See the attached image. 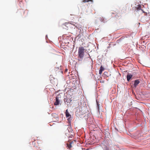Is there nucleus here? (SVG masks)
I'll use <instances>...</instances> for the list:
<instances>
[{
    "mask_svg": "<svg viewBox=\"0 0 150 150\" xmlns=\"http://www.w3.org/2000/svg\"><path fill=\"white\" fill-rule=\"evenodd\" d=\"M85 49L83 47H80L78 50V60L79 61H81L83 60L84 55Z\"/></svg>",
    "mask_w": 150,
    "mask_h": 150,
    "instance_id": "obj_1",
    "label": "nucleus"
},
{
    "mask_svg": "<svg viewBox=\"0 0 150 150\" xmlns=\"http://www.w3.org/2000/svg\"><path fill=\"white\" fill-rule=\"evenodd\" d=\"M101 146L104 150H109V146L108 144H105V142H103L101 144Z\"/></svg>",
    "mask_w": 150,
    "mask_h": 150,
    "instance_id": "obj_2",
    "label": "nucleus"
},
{
    "mask_svg": "<svg viewBox=\"0 0 150 150\" xmlns=\"http://www.w3.org/2000/svg\"><path fill=\"white\" fill-rule=\"evenodd\" d=\"M59 96H57V97H56V101L55 102H54V104L55 105H59V103H60V100L59 99Z\"/></svg>",
    "mask_w": 150,
    "mask_h": 150,
    "instance_id": "obj_3",
    "label": "nucleus"
},
{
    "mask_svg": "<svg viewBox=\"0 0 150 150\" xmlns=\"http://www.w3.org/2000/svg\"><path fill=\"white\" fill-rule=\"evenodd\" d=\"M140 83V81L139 79H137L134 81V86L135 87H136Z\"/></svg>",
    "mask_w": 150,
    "mask_h": 150,
    "instance_id": "obj_4",
    "label": "nucleus"
},
{
    "mask_svg": "<svg viewBox=\"0 0 150 150\" xmlns=\"http://www.w3.org/2000/svg\"><path fill=\"white\" fill-rule=\"evenodd\" d=\"M132 75L130 74H128L127 75V80L128 81H129L130 79L132 77Z\"/></svg>",
    "mask_w": 150,
    "mask_h": 150,
    "instance_id": "obj_5",
    "label": "nucleus"
},
{
    "mask_svg": "<svg viewBox=\"0 0 150 150\" xmlns=\"http://www.w3.org/2000/svg\"><path fill=\"white\" fill-rule=\"evenodd\" d=\"M72 101V100L71 99H66L64 100V102L65 103L67 104L68 103L71 102Z\"/></svg>",
    "mask_w": 150,
    "mask_h": 150,
    "instance_id": "obj_6",
    "label": "nucleus"
},
{
    "mask_svg": "<svg viewBox=\"0 0 150 150\" xmlns=\"http://www.w3.org/2000/svg\"><path fill=\"white\" fill-rule=\"evenodd\" d=\"M66 113V116L67 117H71V115L68 112V110L67 109L65 112Z\"/></svg>",
    "mask_w": 150,
    "mask_h": 150,
    "instance_id": "obj_7",
    "label": "nucleus"
},
{
    "mask_svg": "<svg viewBox=\"0 0 150 150\" xmlns=\"http://www.w3.org/2000/svg\"><path fill=\"white\" fill-rule=\"evenodd\" d=\"M137 11L141 10L142 11H143V12H144L143 10L142 9H141V5L140 4H139L138 5H137Z\"/></svg>",
    "mask_w": 150,
    "mask_h": 150,
    "instance_id": "obj_8",
    "label": "nucleus"
},
{
    "mask_svg": "<svg viewBox=\"0 0 150 150\" xmlns=\"http://www.w3.org/2000/svg\"><path fill=\"white\" fill-rule=\"evenodd\" d=\"M96 103H97V106L98 110H99V107L100 106H101L102 105V104L101 103H100L98 101H97V100H96Z\"/></svg>",
    "mask_w": 150,
    "mask_h": 150,
    "instance_id": "obj_9",
    "label": "nucleus"
},
{
    "mask_svg": "<svg viewBox=\"0 0 150 150\" xmlns=\"http://www.w3.org/2000/svg\"><path fill=\"white\" fill-rule=\"evenodd\" d=\"M68 129L69 132H72V130L71 129V126H69L68 127Z\"/></svg>",
    "mask_w": 150,
    "mask_h": 150,
    "instance_id": "obj_10",
    "label": "nucleus"
},
{
    "mask_svg": "<svg viewBox=\"0 0 150 150\" xmlns=\"http://www.w3.org/2000/svg\"><path fill=\"white\" fill-rule=\"evenodd\" d=\"M104 67H102V66H101L100 67V70H101V71H104Z\"/></svg>",
    "mask_w": 150,
    "mask_h": 150,
    "instance_id": "obj_11",
    "label": "nucleus"
},
{
    "mask_svg": "<svg viewBox=\"0 0 150 150\" xmlns=\"http://www.w3.org/2000/svg\"><path fill=\"white\" fill-rule=\"evenodd\" d=\"M68 121L69 124H71V117H69L68 119Z\"/></svg>",
    "mask_w": 150,
    "mask_h": 150,
    "instance_id": "obj_12",
    "label": "nucleus"
},
{
    "mask_svg": "<svg viewBox=\"0 0 150 150\" xmlns=\"http://www.w3.org/2000/svg\"><path fill=\"white\" fill-rule=\"evenodd\" d=\"M74 23L73 22H71L70 23V24H71V25H73L74 26H75V27L76 28H78L77 27V26L75 25V24H74Z\"/></svg>",
    "mask_w": 150,
    "mask_h": 150,
    "instance_id": "obj_13",
    "label": "nucleus"
},
{
    "mask_svg": "<svg viewBox=\"0 0 150 150\" xmlns=\"http://www.w3.org/2000/svg\"><path fill=\"white\" fill-rule=\"evenodd\" d=\"M71 143H70L69 145H67V146L68 147V148L69 149H70L71 147Z\"/></svg>",
    "mask_w": 150,
    "mask_h": 150,
    "instance_id": "obj_14",
    "label": "nucleus"
},
{
    "mask_svg": "<svg viewBox=\"0 0 150 150\" xmlns=\"http://www.w3.org/2000/svg\"><path fill=\"white\" fill-rule=\"evenodd\" d=\"M102 71H101V70H99V74H100V75L102 73Z\"/></svg>",
    "mask_w": 150,
    "mask_h": 150,
    "instance_id": "obj_15",
    "label": "nucleus"
},
{
    "mask_svg": "<svg viewBox=\"0 0 150 150\" xmlns=\"http://www.w3.org/2000/svg\"><path fill=\"white\" fill-rule=\"evenodd\" d=\"M89 1H91V0H89ZM89 1V0H88V1H86V0H84V1H83V2H88Z\"/></svg>",
    "mask_w": 150,
    "mask_h": 150,
    "instance_id": "obj_16",
    "label": "nucleus"
},
{
    "mask_svg": "<svg viewBox=\"0 0 150 150\" xmlns=\"http://www.w3.org/2000/svg\"><path fill=\"white\" fill-rule=\"evenodd\" d=\"M89 59H91V61H92H92H93L92 59H91V57H89Z\"/></svg>",
    "mask_w": 150,
    "mask_h": 150,
    "instance_id": "obj_17",
    "label": "nucleus"
},
{
    "mask_svg": "<svg viewBox=\"0 0 150 150\" xmlns=\"http://www.w3.org/2000/svg\"><path fill=\"white\" fill-rule=\"evenodd\" d=\"M67 71V69H66L65 70V72H66Z\"/></svg>",
    "mask_w": 150,
    "mask_h": 150,
    "instance_id": "obj_18",
    "label": "nucleus"
},
{
    "mask_svg": "<svg viewBox=\"0 0 150 150\" xmlns=\"http://www.w3.org/2000/svg\"><path fill=\"white\" fill-rule=\"evenodd\" d=\"M107 73V72H104V74H106V73Z\"/></svg>",
    "mask_w": 150,
    "mask_h": 150,
    "instance_id": "obj_19",
    "label": "nucleus"
},
{
    "mask_svg": "<svg viewBox=\"0 0 150 150\" xmlns=\"http://www.w3.org/2000/svg\"><path fill=\"white\" fill-rule=\"evenodd\" d=\"M78 29L80 30V31H81V30L80 29H79V28H78Z\"/></svg>",
    "mask_w": 150,
    "mask_h": 150,
    "instance_id": "obj_20",
    "label": "nucleus"
}]
</instances>
